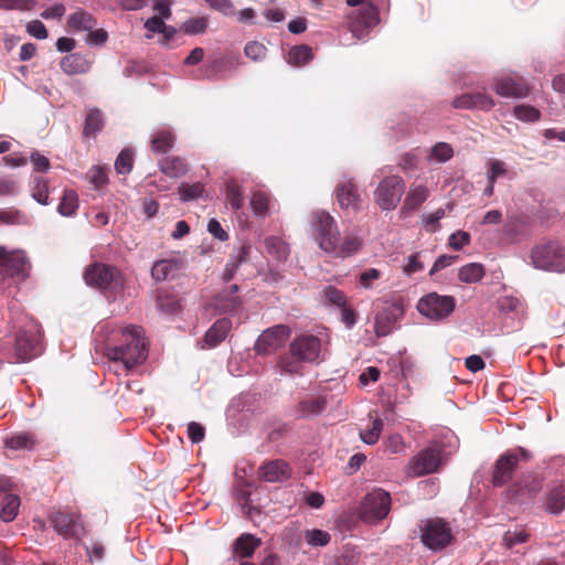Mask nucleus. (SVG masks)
I'll return each instance as SVG.
<instances>
[{
	"label": "nucleus",
	"mask_w": 565,
	"mask_h": 565,
	"mask_svg": "<svg viewBox=\"0 0 565 565\" xmlns=\"http://www.w3.org/2000/svg\"><path fill=\"white\" fill-rule=\"evenodd\" d=\"M124 344L107 349L110 360L121 362L126 369L142 363L147 359L146 342L142 337V329L136 326L121 329Z\"/></svg>",
	"instance_id": "nucleus-1"
},
{
	"label": "nucleus",
	"mask_w": 565,
	"mask_h": 565,
	"mask_svg": "<svg viewBox=\"0 0 565 565\" xmlns=\"http://www.w3.org/2000/svg\"><path fill=\"white\" fill-rule=\"evenodd\" d=\"M530 259L536 269L565 273V247L557 242L535 245L530 252Z\"/></svg>",
	"instance_id": "nucleus-2"
},
{
	"label": "nucleus",
	"mask_w": 565,
	"mask_h": 565,
	"mask_svg": "<svg viewBox=\"0 0 565 565\" xmlns=\"http://www.w3.org/2000/svg\"><path fill=\"white\" fill-rule=\"evenodd\" d=\"M312 235L319 247L328 253L333 250L334 242L340 236L334 218L324 211H316L311 214Z\"/></svg>",
	"instance_id": "nucleus-3"
},
{
	"label": "nucleus",
	"mask_w": 565,
	"mask_h": 565,
	"mask_svg": "<svg viewBox=\"0 0 565 565\" xmlns=\"http://www.w3.org/2000/svg\"><path fill=\"white\" fill-rule=\"evenodd\" d=\"M405 192V182L399 175H388L380 181L374 191V201L382 211L395 210Z\"/></svg>",
	"instance_id": "nucleus-4"
},
{
	"label": "nucleus",
	"mask_w": 565,
	"mask_h": 565,
	"mask_svg": "<svg viewBox=\"0 0 565 565\" xmlns=\"http://www.w3.org/2000/svg\"><path fill=\"white\" fill-rule=\"evenodd\" d=\"M455 308L456 301L452 296H443L437 292H430L422 297L417 302L418 312L434 321L448 318Z\"/></svg>",
	"instance_id": "nucleus-5"
},
{
	"label": "nucleus",
	"mask_w": 565,
	"mask_h": 565,
	"mask_svg": "<svg viewBox=\"0 0 565 565\" xmlns=\"http://www.w3.org/2000/svg\"><path fill=\"white\" fill-rule=\"evenodd\" d=\"M391 509L390 493L383 489H374L367 493L360 509V516L365 522H375L384 519Z\"/></svg>",
	"instance_id": "nucleus-6"
},
{
	"label": "nucleus",
	"mask_w": 565,
	"mask_h": 565,
	"mask_svg": "<svg viewBox=\"0 0 565 565\" xmlns=\"http://www.w3.org/2000/svg\"><path fill=\"white\" fill-rule=\"evenodd\" d=\"M422 542L433 551H440L452 541L451 530L444 520H427L422 526Z\"/></svg>",
	"instance_id": "nucleus-7"
},
{
	"label": "nucleus",
	"mask_w": 565,
	"mask_h": 565,
	"mask_svg": "<svg viewBox=\"0 0 565 565\" xmlns=\"http://www.w3.org/2000/svg\"><path fill=\"white\" fill-rule=\"evenodd\" d=\"M530 458V451L521 447L503 454L495 462L493 483L495 486L507 483L512 478L513 471L519 467V462L527 461Z\"/></svg>",
	"instance_id": "nucleus-8"
},
{
	"label": "nucleus",
	"mask_w": 565,
	"mask_h": 565,
	"mask_svg": "<svg viewBox=\"0 0 565 565\" xmlns=\"http://www.w3.org/2000/svg\"><path fill=\"white\" fill-rule=\"evenodd\" d=\"M441 465V454L437 448L428 447L415 455L406 467L409 477H422L434 473Z\"/></svg>",
	"instance_id": "nucleus-9"
},
{
	"label": "nucleus",
	"mask_w": 565,
	"mask_h": 565,
	"mask_svg": "<svg viewBox=\"0 0 565 565\" xmlns=\"http://www.w3.org/2000/svg\"><path fill=\"white\" fill-rule=\"evenodd\" d=\"M321 341L316 335H301L290 344V353L298 361L317 363L321 360Z\"/></svg>",
	"instance_id": "nucleus-10"
},
{
	"label": "nucleus",
	"mask_w": 565,
	"mask_h": 565,
	"mask_svg": "<svg viewBox=\"0 0 565 565\" xmlns=\"http://www.w3.org/2000/svg\"><path fill=\"white\" fill-rule=\"evenodd\" d=\"M15 351L20 361H29L40 354L41 340L36 326H31L29 330L19 331L15 340Z\"/></svg>",
	"instance_id": "nucleus-11"
},
{
	"label": "nucleus",
	"mask_w": 565,
	"mask_h": 565,
	"mask_svg": "<svg viewBox=\"0 0 565 565\" xmlns=\"http://www.w3.org/2000/svg\"><path fill=\"white\" fill-rule=\"evenodd\" d=\"M28 258L23 250H8L0 245V274L4 276H25Z\"/></svg>",
	"instance_id": "nucleus-12"
},
{
	"label": "nucleus",
	"mask_w": 565,
	"mask_h": 565,
	"mask_svg": "<svg viewBox=\"0 0 565 565\" xmlns=\"http://www.w3.org/2000/svg\"><path fill=\"white\" fill-rule=\"evenodd\" d=\"M492 88L504 98H525L530 94V86L524 81L510 75L494 77Z\"/></svg>",
	"instance_id": "nucleus-13"
},
{
	"label": "nucleus",
	"mask_w": 565,
	"mask_h": 565,
	"mask_svg": "<svg viewBox=\"0 0 565 565\" xmlns=\"http://www.w3.org/2000/svg\"><path fill=\"white\" fill-rule=\"evenodd\" d=\"M289 337V330L285 326H275L264 331L255 343V350L259 354H268L281 347Z\"/></svg>",
	"instance_id": "nucleus-14"
},
{
	"label": "nucleus",
	"mask_w": 565,
	"mask_h": 565,
	"mask_svg": "<svg viewBox=\"0 0 565 565\" xmlns=\"http://www.w3.org/2000/svg\"><path fill=\"white\" fill-rule=\"evenodd\" d=\"M380 21L375 6L369 3L362 7L351 22V31L358 39L364 38L369 30Z\"/></svg>",
	"instance_id": "nucleus-15"
},
{
	"label": "nucleus",
	"mask_w": 565,
	"mask_h": 565,
	"mask_svg": "<svg viewBox=\"0 0 565 565\" xmlns=\"http://www.w3.org/2000/svg\"><path fill=\"white\" fill-rule=\"evenodd\" d=\"M404 310L399 303H391L375 317L374 330L376 337H386L395 328V323L403 316Z\"/></svg>",
	"instance_id": "nucleus-16"
},
{
	"label": "nucleus",
	"mask_w": 565,
	"mask_h": 565,
	"mask_svg": "<svg viewBox=\"0 0 565 565\" xmlns=\"http://www.w3.org/2000/svg\"><path fill=\"white\" fill-rule=\"evenodd\" d=\"M451 105L454 108L459 109H477L489 111L491 110L495 103L494 99L484 93L476 92V93H467L456 97Z\"/></svg>",
	"instance_id": "nucleus-17"
},
{
	"label": "nucleus",
	"mask_w": 565,
	"mask_h": 565,
	"mask_svg": "<svg viewBox=\"0 0 565 565\" xmlns=\"http://www.w3.org/2000/svg\"><path fill=\"white\" fill-rule=\"evenodd\" d=\"M84 279L89 286L105 289L116 282V271L107 265L95 264L85 270Z\"/></svg>",
	"instance_id": "nucleus-18"
},
{
	"label": "nucleus",
	"mask_w": 565,
	"mask_h": 565,
	"mask_svg": "<svg viewBox=\"0 0 565 565\" xmlns=\"http://www.w3.org/2000/svg\"><path fill=\"white\" fill-rule=\"evenodd\" d=\"M335 196L341 209L353 212L360 209L361 198L351 179H343L339 182L335 188Z\"/></svg>",
	"instance_id": "nucleus-19"
},
{
	"label": "nucleus",
	"mask_w": 565,
	"mask_h": 565,
	"mask_svg": "<svg viewBox=\"0 0 565 565\" xmlns=\"http://www.w3.org/2000/svg\"><path fill=\"white\" fill-rule=\"evenodd\" d=\"M55 531L64 537H78L83 534V525L75 514L57 512L53 515Z\"/></svg>",
	"instance_id": "nucleus-20"
},
{
	"label": "nucleus",
	"mask_w": 565,
	"mask_h": 565,
	"mask_svg": "<svg viewBox=\"0 0 565 565\" xmlns=\"http://www.w3.org/2000/svg\"><path fill=\"white\" fill-rule=\"evenodd\" d=\"M232 329V321L228 318H222L214 322V324L206 331L204 342L209 348H214L220 344Z\"/></svg>",
	"instance_id": "nucleus-21"
},
{
	"label": "nucleus",
	"mask_w": 565,
	"mask_h": 565,
	"mask_svg": "<svg viewBox=\"0 0 565 565\" xmlns=\"http://www.w3.org/2000/svg\"><path fill=\"white\" fill-rule=\"evenodd\" d=\"M262 477L268 482H280L289 477L288 465L282 460H274L260 467Z\"/></svg>",
	"instance_id": "nucleus-22"
},
{
	"label": "nucleus",
	"mask_w": 565,
	"mask_h": 565,
	"mask_svg": "<svg viewBox=\"0 0 565 565\" xmlns=\"http://www.w3.org/2000/svg\"><path fill=\"white\" fill-rule=\"evenodd\" d=\"M181 263L178 259H161L153 264L151 276L157 281L173 278L180 270Z\"/></svg>",
	"instance_id": "nucleus-23"
},
{
	"label": "nucleus",
	"mask_w": 565,
	"mask_h": 565,
	"mask_svg": "<svg viewBox=\"0 0 565 565\" xmlns=\"http://www.w3.org/2000/svg\"><path fill=\"white\" fill-rule=\"evenodd\" d=\"M429 196V190L422 184L412 185L404 199L403 212L417 210Z\"/></svg>",
	"instance_id": "nucleus-24"
},
{
	"label": "nucleus",
	"mask_w": 565,
	"mask_h": 565,
	"mask_svg": "<svg viewBox=\"0 0 565 565\" xmlns=\"http://www.w3.org/2000/svg\"><path fill=\"white\" fill-rule=\"evenodd\" d=\"M60 65L67 75L84 74L90 70V62L77 53L64 56Z\"/></svg>",
	"instance_id": "nucleus-25"
},
{
	"label": "nucleus",
	"mask_w": 565,
	"mask_h": 565,
	"mask_svg": "<svg viewBox=\"0 0 565 565\" xmlns=\"http://www.w3.org/2000/svg\"><path fill=\"white\" fill-rule=\"evenodd\" d=\"M249 252L250 245L248 244H242L234 249L231 259L226 264L223 273L224 280L228 281L233 279L239 265L247 260Z\"/></svg>",
	"instance_id": "nucleus-26"
},
{
	"label": "nucleus",
	"mask_w": 565,
	"mask_h": 565,
	"mask_svg": "<svg viewBox=\"0 0 565 565\" xmlns=\"http://www.w3.org/2000/svg\"><path fill=\"white\" fill-rule=\"evenodd\" d=\"M67 24L73 31L88 32L97 25V21L90 13L78 9L68 17Z\"/></svg>",
	"instance_id": "nucleus-27"
},
{
	"label": "nucleus",
	"mask_w": 565,
	"mask_h": 565,
	"mask_svg": "<svg viewBox=\"0 0 565 565\" xmlns=\"http://www.w3.org/2000/svg\"><path fill=\"white\" fill-rule=\"evenodd\" d=\"M362 245L361 239L355 235H348L340 242V236L334 242L333 250H329L330 254L335 257H349L356 253Z\"/></svg>",
	"instance_id": "nucleus-28"
},
{
	"label": "nucleus",
	"mask_w": 565,
	"mask_h": 565,
	"mask_svg": "<svg viewBox=\"0 0 565 565\" xmlns=\"http://www.w3.org/2000/svg\"><path fill=\"white\" fill-rule=\"evenodd\" d=\"M174 136L168 128L158 129L151 138V150L156 153H164L172 148Z\"/></svg>",
	"instance_id": "nucleus-29"
},
{
	"label": "nucleus",
	"mask_w": 565,
	"mask_h": 565,
	"mask_svg": "<svg viewBox=\"0 0 565 565\" xmlns=\"http://www.w3.org/2000/svg\"><path fill=\"white\" fill-rule=\"evenodd\" d=\"M486 270L479 263H470L459 268L458 278L466 284H477L484 277Z\"/></svg>",
	"instance_id": "nucleus-30"
},
{
	"label": "nucleus",
	"mask_w": 565,
	"mask_h": 565,
	"mask_svg": "<svg viewBox=\"0 0 565 565\" xmlns=\"http://www.w3.org/2000/svg\"><path fill=\"white\" fill-rule=\"evenodd\" d=\"M160 170L168 177L179 178L186 173L188 166L183 159L172 157L166 158L160 162Z\"/></svg>",
	"instance_id": "nucleus-31"
},
{
	"label": "nucleus",
	"mask_w": 565,
	"mask_h": 565,
	"mask_svg": "<svg viewBox=\"0 0 565 565\" xmlns=\"http://www.w3.org/2000/svg\"><path fill=\"white\" fill-rule=\"evenodd\" d=\"M565 509V487L563 484L555 486L548 494L546 501V510L550 513L558 514Z\"/></svg>",
	"instance_id": "nucleus-32"
},
{
	"label": "nucleus",
	"mask_w": 565,
	"mask_h": 565,
	"mask_svg": "<svg viewBox=\"0 0 565 565\" xmlns=\"http://www.w3.org/2000/svg\"><path fill=\"white\" fill-rule=\"evenodd\" d=\"M260 540L252 534H242L235 541V553L241 557H249L259 546Z\"/></svg>",
	"instance_id": "nucleus-33"
},
{
	"label": "nucleus",
	"mask_w": 565,
	"mask_h": 565,
	"mask_svg": "<svg viewBox=\"0 0 565 565\" xmlns=\"http://www.w3.org/2000/svg\"><path fill=\"white\" fill-rule=\"evenodd\" d=\"M312 57V50L308 45H298L289 50L286 60L290 65L301 66L311 61Z\"/></svg>",
	"instance_id": "nucleus-34"
},
{
	"label": "nucleus",
	"mask_w": 565,
	"mask_h": 565,
	"mask_svg": "<svg viewBox=\"0 0 565 565\" xmlns=\"http://www.w3.org/2000/svg\"><path fill=\"white\" fill-rule=\"evenodd\" d=\"M226 201L234 211H238L244 206V191L242 190L239 184L234 180H230L226 183Z\"/></svg>",
	"instance_id": "nucleus-35"
},
{
	"label": "nucleus",
	"mask_w": 565,
	"mask_h": 565,
	"mask_svg": "<svg viewBox=\"0 0 565 565\" xmlns=\"http://www.w3.org/2000/svg\"><path fill=\"white\" fill-rule=\"evenodd\" d=\"M20 498L17 494H7L3 499L0 518L3 522H11L18 515Z\"/></svg>",
	"instance_id": "nucleus-36"
},
{
	"label": "nucleus",
	"mask_w": 565,
	"mask_h": 565,
	"mask_svg": "<svg viewBox=\"0 0 565 565\" xmlns=\"http://www.w3.org/2000/svg\"><path fill=\"white\" fill-rule=\"evenodd\" d=\"M321 296L323 303L327 306L342 308L347 305V297L344 292L334 286H326L321 291Z\"/></svg>",
	"instance_id": "nucleus-37"
},
{
	"label": "nucleus",
	"mask_w": 565,
	"mask_h": 565,
	"mask_svg": "<svg viewBox=\"0 0 565 565\" xmlns=\"http://www.w3.org/2000/svg\"><path fill=\"white\" fill-rule=\"evenodd\" d=\"M265 246L268 254L278 260H285L289 255L287 244L279 237L270 236L265 239Z\"/></svg>",
	"instance_id": "nucleus-38"
},
{
	"label": "nucleus",
	"mask_w": 565,
	"mask_h": 565,
	"mask_svg": "<svg viewBox=\"0 0 565 565\" xmlns=\"http://www.w3.org/2000/svg\"><path fill=\"white\" fill-rule=\"evenodd\" d=\"M78 207V196L74 190H65L57 212L62 216H72Z\"/></svg>",
	"instance_id": "nucleus-39"
},
{
	"label": "nucleus",
	"mask_w": 565,
	"mask_h": 565,
	"mask_svg": "<svg viewBox=\"0 0 565 565\" xmlns=\"http://www.w3.org/2000/svg\"><path fill=\"white\" fill-rule=\"evenodd\" d=\"M486 177L489 183H495L498 179L503 178L508 173L505 162L499 159H489L486 163Z\"/></svg>",
	"instance_id": "nucleus-40"
},
{
	"label": "nucleus",
	"mask_w": 565,
	"mask_h": 565,
	"mask_svg": "<svg viewBox=\"0 0 565 565\" xmlns=\"http://www.w3.org/2000/svg\"><path fill=\"white\" fill-rule=\"evenodd\" d=\"M326 407L323 397H312L300 402L299 412L302 416H312L320 414Z\"/></svg>",
	"instance_id": "nucleus-41"
},
{
	"label": "nucleus",
	"mask_w": 565,
	"mask_h": 565,
	"mask_svg": "<svg viewBox=\"0 0 565 565\" xmlns=\"http://www.w3.org/2000/svg\"><path fill=\"white\" fill-rule=\"evenodd\" d=\"M454 156V149L449 143L437 142L430 150L429 161L444 163L449 161Z\"/></svg>",
	"instance_id": "nucleus-42"
},
{
	"label": "nucleus",
	"mask_w": 565,
	"mask_h": 565,
	"mask_svg": "<svg viewBox=\"0 0 565 565\" xmlns=\"http://www.w3.org/2000/svg\"><path fill=\"white\" fill-rule=\"evenodd\" d=\"M513 115L516 119L524 122H535L541 118L540 110L534 106L526 104L516 105L513 108Z\"/></svg>",
	"instance_id": "nucleus-43"
},
{
	"label": "nucleus",
	"mask_w": 565,
	"mask_h": 565,
	"mask_svg": "<svg viewBox=\"0 0 565 565\" xmlns=\"http://www.w3.org/2000/svg\"><path fill=\"white\" fill-rule=\"evenodd\" d=\"M104 126V117L100 110L90 109L85 120V135H96Z\"/></svg>",
	"instance_id": "nucleus-44"
},
{
	"label": "nucleus",
	"mask_w": 565,
	"mask_h": 565,
	"mask_svg": "<svg viewBox=\"0 0 565 565\" xmlns=\"http://www.w3.org/2000/svg\"><path fill=\"white\" fill-rule=\"evenodd\" d=\"M384 423L381 418H375L367 430H360V438L366 445H375L382 434Z\"/></svg>",
	"instance_id": "nucleus-45"
},
{
	"label": "nucleus",
	"mask_w": 565,
	"mask_h": 565,
	"mask_svg": "<svg viewBox=\"0 0 565 565\" xmlns=\"http://www.w3.org/2000/svg\"><path fill=\"white\" fill-rule=\"evenodd\" d=\"M305 540L312 547L326 546L329 544L331 536L328 532L319 529L306 530Z\"/></svg>",
	"instance_id": "nucleus-46"
},
{
	"label": "nucleus",
	"mask_w": 565,
	"mask_h": 565,
	"mask_svg": "<svg viewBox=\"0 0 565 565\" xmlns=\"http://www.w3.org/2000/svg\"><path fill=\"white\" fill-rule=\"evenodd\" d=\"M204 188L200 182L189 184L182 183L179 186V195L182 201H191L203 195Z\"/></svg>",
	"instance_id": "nucleus-47"
},
{
	"label": "nucleus",
	"mask_w": 565,
	"mask_h": 565,
	"mask_svg": "<svg viewBox=\"0 0 565 565\" xmlns=\"http://www.w3.org/2000/svg\"><path fill=\"white\" fill-rule=\"evenodd\" d=\"M239 306V299L236 296H228L227 292L218 295L214 300V307L223 312L234 311Z\"/></svg>",
	"instance_id": "nucleus-48"
},
{
	"label": "nucleus",
	"mask_w": 565,
	"mask_h": 565,
	"mask_svg": "<svg viewBox=\"0 0 565 565\" xmlns=\"http://www.w3.org/2000/svg\"><path fill=\"white\" fill-rule=\"evenodd\" d=\"M250 206L257 216L266 215L268 211V198L260 191H255L250 196Z\"/></svg>",
	"instance_id": "nucleus-49"
},
{
	"label": "nucleus",
	"mask_w": 565,
	"mask_h": 565,
	"mask_svg": "<svg viewBox=\"0 0 565 565\" xmlns=\"http://www.w3.org/2000/svg\"><path fill=\"white\" fill-rule=\"evenodd\" d=\"M32 198L42 205L49 204V185L46 181L40 178L34 179Z\"/></svg>",
	"instance_id": "nucleus-50"
},
{
	"label": "nucleus",
	"mask_w": 565,
	"mask_h": 565,
	"mask_svg": "<svg viewBox=\"0 0 565 565\" xmlns=\"http://www.w3.org/2000/svg\"><path fill=\"white\" fill-rule=\"evenodd\" d=\"M132 152L129 149H124L115 161V169L119 174H127L132 169Z\"/></svg>",
	"instance_id": "nucleus-51"
},
{
	"label": "nucleus",
	"mask_w": 565,
	"mask_h": 565,
	"mask_svg": "<svg viewBox=\"0 0 565 565\" xmlns=\"http://www.w3.org/2000/svg\"><path fill=\"white\" fill-rule=\"evenodd\" d=\"M181 29L186 34H202L207 29V19L203 17L190 19L182 24Z\"/></svg>",
	"instance_id": "nucleus-52"
},
{
	"label": "nucleus",
	"mask_w": 565,
	"mask_h": 565,
	"mask_svg": "<svg viewBox=\"0 0 565 565\" xmlns=\"http://www.w3.org/2000/svg\"><path fill=\"white\" fill-rule=\"evenodd\" d=\"M445 216L443 209H437L435 212L423 215V224L427 232L434 233L439 228L438 222Z\"/></svg>",
	"instance_id": "nucleus-53"
},
{
	"label": "nucleus",
	"mask_w": 565,
	"mask_h": 565,
	"mask_svg": "<svg viewBox=\"0 0 565 565\" xmlns=\"http://www.w3.org/2000/svg\"><path fill=\"white\" fill-rule=\"evenodd\" d=\"M35 6L34 0H0V9L29 11Z\"/></svg>",
	"instance_id": "nucleus-54"
},
{
	"label": "nucleus",
	"mask_w": 565,
	"mask_h": 565,
	"mask_svg": "<svg viewBox=\"0 0 565 565\" xmlns=\"http://www.w3.org/2000/svg\"><path fill=\"white\" fill-rule=\"evenodd\" d=\"M266 51V46L259 42H248L244 49L245 55L253 61L264 58Z\"/></svg>",
	"instance_id": "nucleus-55"
},
{
	"label": "nucleus",
	"mask_w": 565,
	"mask_h": 565,
	"mask_svg": "<svg viewBox=\"0 0 565 565\" xmlns=\"http://www.w3.org/2000/svg\"><path fill=\"white\" fill-rule=\"evenodd\" d=\"M6 445L11 449H28L33 446V440L29 435L20 434L7 439Z\"/></svg>",
	"instance_id": "nucleus-56"
},
{
	"label": "nucleus",
	"mask_w": 565,
	"mask_h": 565,
	"mask_svg": "<svg viewBox=\"0 0 565 565\" xmlns=\"http://www.w3.org/2000/svg\"><path fill=\"white\" fill-rule=\"evenodd\" d=\"M470 243V234L465 231H457L449 237V246L455 250H460Z\"/></svg>",
	"instance_id": "nucleus-57"
},
{
	"label": "nucleus",
	"mask_w": 565,
	"mask_h": 565,
	"mask_svg": "<svg viewBox=\"0 0 565 565\" xmlns=\"http://www.w3.org/2000/svg\"><path fill=\"white\" fill-rule=\"evenodd\" d=\"M424 268H425V264H424V262L420 260V253H416V254L408 256L407 263L404 266V273L407 276H411L415 273H419V271L424 270Z\"/></svg>",
	"instance_id": "nucleus-58"
},
{
	"label": "nucleus",
	"mask_w": 565,
	"mask_h": 565,
	"mask_svg": "<svg viewBox=\"0 0 565 565\" xmlns=\"http://www.w3.org/2000/svg\"><path fill=\"white\" fill-rule=\"evenodd\" d=\"M527 534L523 530L508 531L503 536V542L508 547L524 543Z\"/></svg>",
	"instance_id": "nucleus-59"
},
{
	"label": "nucleus",
	"mask_w": 565,
	"mask_h": 565,
	"mask_svg": "<svg viewBox=\"0 0 565 565\" xmlns=\"http://www.w3.org/2000/svg\"><path fill=\"white\" fill-rule=\"evenodd\" d=\"M26 32L39 40H44L49 35L45 25L40 20L29 22L26 25Z\"/></svg>",
	"instance_id": "nucleus-60"
},
{
	"label": "nucleus",
	"mask_w": 565,
	"mask_h": 565,
	"mask_svg": "<svg viewBox=\"0 0 565 565\" xmlns=\"http://www.w3.org/2000/svg\"><path fill=\"white\" fill-rule=\"evenodd\" d=\"M164 20L159 18L158 15H153L149 18L145 22V29L147 30L146 38L151 39L154 33H160L164 26Z\"/></svg>",
	"instance_id": "nucleus-61"
},
{
	"label": "nucleus",
	"mask_w": 565,
	"mask_h": 565,
	"mask_svg": "<svg viewBox=\"0 0 565 565\" xmlns=\"http://www.w3.org/2000/svg\"><path fill=\"white\" fill-rule=\"evenodd\" d=\"M157 306L166 315H173L180 310L179 302L170 297H159Z\"/></svg>",
	"instance_id": "nucleus-62"
},
{
	"label": "nucleus",
	"mask_w": 565,
	"mask_h": 565,
	"mask_svg": "<svg viewBox=\"0 0 565 565\" xmlns=\"http://www.w3.org/2000/svg\"><path fill=\"white\" fill-rule=\"evenodd\" d=\"M385 448L392 454L402 452L405 448L404 439L399 434L391 435L384 441Z\"/></svg>",
	"instance_id": "nucleus-63"
},
{
	"label": "nucleus",
	"mask_w": 565,
	"mask_h": 565,
	"mask_svg": "<svg viewBox=\"0 0 565 565\" xmlns=\"http://www.w3.org/2000/svg\"><path fill=\"white\" fill-rule=\"evenodd\" d=\"M89 181L99 188L107 182V174L104 168L95 166L88 171Z\"/></svg>",
	"instance_id": "nucleus-64"
}]
</instances>
